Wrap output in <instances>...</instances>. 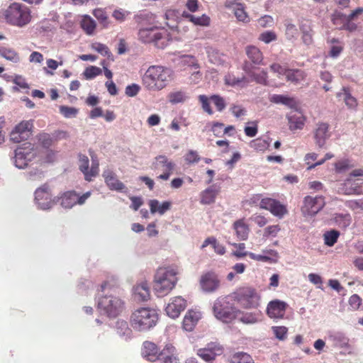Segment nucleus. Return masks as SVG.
<instances>
[{
  "label": "nucleus",
  "mask_w": 363,
  "mask_h": 363,
  "mask_svg": "<svg viewBox=\"0 0 363 363\" xmlns=\"http://www.w3.org/2000/svg\"><path fill=\"white\" fill-rule=\"evenodd\" d=\"M209 99L206 95H199V100L201 104L203 110L209 115L213 114V110L210 106Z\"/></svg>",
  "instance_id": "bf43d9fd"
},
{
  "label": "nucleus",
  "mask_w": 363,
  "mask_h": 363,
  "mask_svg": "<svg viewBox=\"0 0 363 363\" xmlns=\"http://www.w3.org/2000/svg\"><path fill=\"white\" fill-rule=\"evenodd\" d=\"M230 363H254V361L248 354L237 352L231 357Z\"/></svg>",
  "instance_id": "a18cd8bd"
},
{
  "label": "nucleus",
  "mask_w": 363,
  "mask_h": 363,
  "mask_svg": "<svg viewBox=\"0 0 363 363\" xmlns=\"http://www.w3.org/2000/svg\"><path fill=\"white\" fill-rule=\"evenodd\" d=\"M363 176V169H354L350 174V177L347 178L345 183L344 187L342 188V191L345 194L351 195V194H359L362 193V191L357 187L358 183H352L351 177H361Z\"/></svg>",
  "instance_id": "a211bd4d"
},
{
  "label": "nucleus",
  "mask_w": 363,
  "mask_h": 363,
  "mask_svg": "<svg viewBox=\"0 0 363 363\" xmlns=\"http://www.w3.org/2000/svg\"><path fill=\"white\" fill-rule=\"evenodd\" d=\"M174 347L172 345H167L166 348L160 353L158 360L161 363H179V359L174 355Z\"/></svg>",
  "instance_id": "c85d7f7f"
},
{
  "label": "nucleus",
  "mask_w": 363,
  "mask_h": 363,
  "mask_svg": "<svg viewBox=\"0 0 363 363\" xmlns=\"http://www.w3.org/2000/svg\"><path fill=\"white\" fill-rule=\"evenodd\" d=\"M300 30L302 33V40L305 45H309L313 43V30L308 21H303L300 24Z\"/></svg>",
  "instance_id": "2f4dec72"
},
{
  "label": "nucleus",
  "mask_w": 363,
  "mask_h": 363,
  "mask_svg": "<svg viewBox=\"0 0 363 363\" xmlns=\"http://www.w3.org/2000/svg\"><path fill=\"white\" fill-rule=\"evenodd\" d=\"M182 16L188 18L189 21L192 22L196 26H208L210 24V18L206 14H203L201 16H196L184 11Z\"/></svg>",
  "instance_id": "f704fd0d"
},
{
  "label": "nucleus",
  "mask_w": 363,
  "mask_h": 363,
  "mask_svg": "<svg viewBox=\"0 0 363 363\" xmlns=\"http://www.w3.org/2000/svg\"><path fill=\"white\" fill-rule=\"evenodd\" d=\"M210 100L213 102V104L216 106L217 110L220 112L223 111L226 106V104L223 97L219 95H212L210 97Z\"/></svg>",
  "instance_id": "5fc2aeb1"
},
{
  "label": "nucleus",
  "mask_w": 363,
  "mask_h": 363,
  "mask_svg": "<svg viewBox=\"0 0 363 363\" xmlns=\"http://www.w3.org/2000/svg\"><path fill=\"white\" fill-rule=\"evenodd\" d=\"M233 228L238 240H246L248 238L250 228L244 219H239L233 224Z\"/></svg>",
  "instance_id": "b1692460"
},
{
  "label": "nucleus",
  "mask_w": 363,
  "mask_h": 363,
  "mask_svg": "<svg viewBox=\"0 0 363 363\" xmlns=\"http://www.w3.org/2000/svg\"><path fill=\"white\" fill-rule=\"evenodd\" d=\"M101 74V69L95 66H89L85 69L83 75L86 79H91Z\"/></svg>",
  "instance_id": "8fccbe9b"
},
{
  "label": "nucleus",
  "mask_w": 363,
  "mask_h": 363,
  "mask_svg": "<svg viewBox=\"0 0 363 363\" xmlns=\"http://www.w3.org/2000/svg\"><path fill=\"white\" fill-rule=\"evenodd\" d=\"M230 299L231 295L220 296L214 301L213 306L214 316L223 323L231 322L237 317L238 313H240V311L230 303Z\"/></svg>",
  "instance_id": "39448f33"
},
{
  "label": "nucleus",
  "mask_w": 363,
  "mask_h": 363,
  "mask_svg": "<svg viewBox=\"0 0 363 363\" xmlns=\"http://www.w3.org/2000/svg\"><path fill=\"white\" fill-rule=\"evenodd\" d=\"M329 125L326 123H319L314 130V138L316 145L322 148L326 140L330 138Z\"/></svg>",
  "instance_id": "6ab92c4d"
},
{
  "label": "nucleus",
  "mask_w": 363,
  "mask_h": 363,
  "mask_svg": "<svg viewBox=\"0 0 363 363\" xmlns=\"http://www.w3.org/2000/svg\"><path fill=\"white\" fill-rule=\"evenodd\" d=\"M361 303L362 299L358 295L354 294L350 296L349 299V304L354 310L358 309L361 306Z\"/></svg>",
  "instance_id": "774afa93"
},
{
  "label": "nucleus",
  "mask_w": 363,
  "mask_h": 363,
  "mask_svg": "<svg viewBox=\"0 0 363 363\" xmlns=\"http://www.w3.org/2000/svg\"><path fill=\"white\" fill-rule=\"evenodd\" d=\"M335 222L342 228H347L350 225L351 216L350 214H337L335 216Z\"/></svg>",
  "instance_id": "864d4df0"
},
{
  "label": "nucleus",
  "mask_w": 363,
  "mask_h": 363,
  "mask_svg": "<svg viewBox=\"0 0 363 363\" xmlns=\"http://www.w3.org/2000/svg\"><path fill=\"white\" fill-rule=\"evenodd\" d=\"M122 300L113 295H106L98 301V308L110 317L117 316L123 310Z\"/></svg>",
  "instance_id": "1a4fd4ad"
},
{
  "label": "nucleus",
  "mask_w": 363,
  "mask_h": 363,
  "mask_svg": "<svg viewBox=\"0 0 363 363\" xmlns=\"http://www.w3.org/2000/svg\"><path fill=\"white\" fill-rule=\"evenodd\" d=\"M138 38L144 43H154L157 48L162 49L167 45V34L157 28H142L138 31Z\"/></svg>",
  "instance_id": "423d86ee"
},
{
  "label": "nucleus",
  "mask_w": 363,
  "mask_h": 363,
  "mask_svg": "<svg viewBox=\"0 0 363 363\" xmlns=\"http://www.w3.org/2000/svg\"><path fill=\"white\" fill-rule=\"evenodd\" d=\"M189 98L186 92L182 91L172 92L169 94V101L172 104H178L185 101Z\"/></svg>",
  "instance_id": "de8ad7c7"
},
{
  "label": "nucleus",
  "mask_w": 363,
  "mask_h": 363,
  "mask_svg": "<svg viewBox=\"0 0 363 363\" xmlns=\"http://www.w3.org/2000/svg\"><path fill=\"white\" fill-rule=\"evenodd\" d=\"M99 162L97 160L92 158L91 167L89 169V174H86V180L91 181L93 177H95L99 173Z\"/></svg>",
  "instance_id": "6e6d98bb"
},
{
  "label": "nucleus",
  "mask_w": 363,
  "mask_h": 363,
  "mask_svg": "<svg viewBox=\"0 0 363 363\" xmlns=\"http://www.w3.org/2000/svg\"><path fill=\"white\" fill-rule=\"evenodd\" d=\"M331 20L335 26L340 29H342L343 26L345 25L346 21H349L347 16L342 13L335 11L331 17Z\"/></svg>",
  "instance_id": "79ce46f5"
},
{
  "label": "nucleus",
  "mask_w": 363,
  "mask_h": 363,
  "mask_svg": "<svg viewBox=\"0 0 363 363\" xmlns=\"http://www.w3.org/2000/svg\"><path fill=\"white\" fill-rule=\"evenodd\" d=\"M158 320L157 312L150 308H140L131 315L130 323L133 329L143 331L155 326Z\"/></svg>",
  "instance_id": "20e7f679"
},
{
  "label": "nucleus",
  "mask_w": 363,
  "mask_h": 363,
  "mask_svg": "<svg viewBox=\"0 0 363 363\" xmlns=\"http://www.w3.org/2000/svg\"><path fill=\"white\" fill-rule=\"evenodd\" d=\"M32 121H23L16 125L10 134L11 140L16 143L27 140L31 135Z\"/></svg>",
  "instance_id": "ddd939ff"
},
{
  "label": "nucleus",
  "mask_w": 363,
  "mask_h": 363,
  "mask_svg": "<svg viewBox=\"0 0 363 363\" xmlns=\"http://www.w3.org/2000/svg\"><path fill=\"white\" fill-rule=\"evenodd\" d=\"M93 15L99 21L103 28H107L109 25V20L106 12L103 9H96L93 11Z\"/></svg>",
  "instance_id": "a19ab883"
},
{
  "label": "nucleus",
  "mask_w": 363,
  "mask_h": 363,
  "mask_svg": "<svg viewBox=\"0 0 363 363\" xmlns=\"http://www.w3.org/2000/svg\"><path fill=\"white\" fill-rule=\"evenodd\" d=\"M243 69L246 73L248 74V75L251 77V79L256 82L261 84H267V72L265 70H262L259 73H255L252 72L250 69V65L246 63Z\"/></svg>",
  "instance_id": "72a5a7b5"
},
{
  "label": "nucleus",
  "mask_w": 363,
  "mask_h": 363,
  "mask_svg": "<svg viewBox=\"0 0 363 363\" xmlns=\"http://www.w3.org/2000/svg\"><path fill=\"white\" fill-rule=\"evenodd\" d=\"M60 113L64 116L65 118H72L75 117L78 113V109L74 107H69L67 106H60Z\"/></svg>",
  "instance_id": "603ef678"
},
{
  "label": "nucleus",
  "mask_w": 363,
  "mask_h": 363,
  "mask_svg": "<svg viewBox=\"0 0 363 363\" xmlns=\"http://www.w3.org/2000/svg\"><path fill=\"white\" fill-rule=\"evenodd\" d=\"M233 12L239 21H242L243 23H247L250 21V18L245 11V8L241 4H236L233 7Z\"/></svg>",
  "instance_id": "ea45409f"
},
{
  "label": "nucleus",
  "mask_w": 363,
  "mask_h": 363,
  "mask_svg": "<svg viewBox=\"0 0 363 363\" xmlns=\"http://www.w3.org/2000/svg\"><path fill=\"white\" fill-rule=\"evenodd\" d=\"M174 72L169 67L152 65L150 66L142 77L144 87L152 91H158L165 88L172 82Z\"/></svg>",
  "instance_id": "f257e3e1"
},
{
  "label": "nucleus",
  "mask_w": 363,
  "mask_h": 363,
  "mask_svg": "<svg viewBox=\"0 0 363 363\" xmlns=\"http://www.w3.org/2000/svg\"><path fill=\"white\" fill-rule=\"evenodd\" d=\"M177 272L170 268H160L155 275L154 291L157 296L168 294L177 281Z\"/></svg>",
  "instance_id": "7ed1b4c3"
},
{
  "label": "nucleus",
  "mask_w": 363,
  "mask_h": 363,
  "mask_svg": "<svg viewBox=\"0 0 363 363\" xmlns=\"http://www.w3.org/2000/svg\"><path fill=\"white\" fill-rule=\"evenodd\" d=\"M201 317V314L200 312L189 310L183 320L184 329L186 331H191Z\"/></svg>",
  "instance_id": "5701e85b"
},
{
  "label": "nucleus",
  "mask_w": 363,
  "mask_h": 363,
  "mask_svg": "<svg viewBox=\"0 0 363 363\" xmlns=\"http://www.w3.org/2000/svg\"><path fill=\"white\" fill-rule=\"evenodd\" d=\"M259 39L268 44L277 40V35L273 31H265L260 34Z\"/></svg>",
  "instance_id": "052dcab7"
},
{
  "label": "nucleus",
  "mask_w": 363,
  "mask_h": 363,
  "mask_svg": "<svg viewBox=\"0 0 363 363\" xmlns=\"http://www.w3.org/2000/svg\"><path fill=\"white\" fill-rule=\"evenodd\" d=\"M201 287L206 292H213L220 285V281L213 273H207L203 275L200 280Z\"/></svg>",
  "instance_id": "f3484780"
},
{
  "label": "nucleus",
  "mask_w": 363,
  "mask_h": 363,
  "mask_svg": "<svg viewBox=\"0 0 363 363\" xmlns=\"http://www.w3.org/2000/svg\"><path fill=\"white\" fill-rule=\"evenodd\" d=\"M260 208L269 211L274 216L282 218L287 213V209L285 206L279 201L270 199H262L259 203Z\"/></svg>",
  "instance_id": "2eb2a0df"
},
{
  "label": "nucleus",
  "mask_w": 363,
  "mask_h": 363,
  "mask_svg": "<svg viewBox=\"0 0 363 363\" xmlns=\"http://www.w3.org/2000/svg\"><path fill=\"white\" fill-rule=\"evenodd\" d=\"M140 86L137 84H132L125 88V94L128 96L133 97L136 96L140 91Z\"/></svg>",
  "instance_id": "338daca9"
},
{
  "label": "nucleus",
  "mask_w": 363,
  "mask_h": 363,
  "mask_svg": "<svg viewBox=\"0 0 363 363\" xmlns=\"http://www.w3.org/2000/svg\"><path fill=\"white\" fill-rule=\"evenodd\" d=\"M35 201L38 207L43 210L50 208L54 205L49 186L47 184L42 185L35 191Z\"/></svg>",
  "instance_id": "f8f14e48"
},
{
  "label": "nucleus",
  "mask_w": 363,
  "mask_h": 363,
  "mask_svg": "<svg viewBox=\"0 0 363 363\" xmlns=\"http://www.w3.org/2000/svg\"><path fill=\"white\" fill-rule=\"evenodd\" d=\"M185 160L188 164L196 163L200 160V157L196 151L189 150L185 155Z\"/></svg>",
  "instance_id": "0e129e2a"
},
{
  "label": "nucleus",
  "mask_w": 363,
  "mask_h": 363,
  "mask_svg": "<svg viewBox=\"0 0 363 363\" xmlns=\"http://www.w3.org/2000/svg\"><path fill=\"white\" fill-rule=\"evenodd\" d=\"M175 167V163L163 155L155 157L152 164V169L163 171V173L160 174L157 178L164 181H167L169 179Z\"/></svg>",
  "instance_id": "9d476101"
},
{
  "label": "nucleus",
  "mask_w": 363,
  "mask_h": 363,
  "mask_svg": "<svg viewBox=\"0 0 363 363\" xmlns=\"http://www.w3.org/2000/svg\"><path fill=\"white\" fill-rule=\"evenodd\" d=\"M270 101L277 104H284L289 108H295L297 106V102L294 98L281 94L272 95Z\"/></svg>",
  "instance_id": "473e14b6"
},
{
  "label": "nucleus",
  "mask_w": 363,
  "mask_h": 363,
  "mask_svg": "<svg viewBox=\"0 0 363 363\" xmlns=\"http://www.w3.org/2000/svg\"><path fill=\"white\" fill-rule=\"evenodd\" d=\"M77 203V194L67 191L61 198V205L65 208H71Z\"/></svg>",
  "instance_id": "4c0bfd02"
},
{
  "label": "nucleus",
  "mask_w": 363,
  "mask_h": 363,
  "mask_svg": "<svg viewBox=\"0 0 363 363\" xmlns=\"http://www.w3.org/2000/svg\"><path fill=\"white\" fill-rule=\"evenodd\" d=\"M260 297L255 289L245 288L231 294V300L237 301L244 308H255L259 305Z\"/></svg>",
  "instance_id": "0eeeda50"
},
{
  "label": "nucleus",
  "mask_w": 363,
  "mask_h": 363,
  "mask_svg": "<svg viewBox=\"0 0 363 363\" xmlns=\"http://www.w3.org/2000/svg\"><path fill=\"white\" fill-rule=\"evenodd\" d=\"M272 330L277 338L284 340L286 337L288 329L284 326H274Z\"/></svg>",
  "instance_id": "4d7b16f0"
},
{
  "label": "nucleus",
  "mask_w": 363,
  "mask_h": 363,
  "mask_svg": "<svg viewBox=\"0 0 363 363\" xmlns=\"http://www.w3.org/2000/svg\"><path fill=\"white\" fill-rule=\"evenodd\" d=\"M187 306L186 301L182 296H175L170 298L167 303L165 311L167 315L171 318H178L181 313L184 311Z\"/></svg>",
  "instance_id": "4468645a"
},
{
  "label": "nucleus",
  "mask_w": 363,
  "mask_h": 363,
  "mask_svg": "<svg viewBox=\"0 0 363 363\" xmlns=\"http://www.w3.org/2000/svg\"><path fill=\"white\" fill-rule=\"evenodd\" d=\"M287 304L286 302L276 299L270 301L267 308V315L272 318H283Z\"/></svg>",
  "instance_id": "dca6fc26"
},
{
  "label": "nucleus",
  "mask_w": 363,
  "mask_h": 363,
  "mask_svg": "<svg viewBox=\"0 0 363 363\" xmlns=\"http://www.w3.org/2000/svg\"><path fill=\"white\" fill-rule=\"evenodd\" d=\"M340 236V233L337 230H332L327 231L323 234V239L325 245L332 247L333 246Z\"/></svg>",
  "instance_id": "37998d69"
},
{
  "label": "nucleus",
  "mask_w": 363,
  "mask_h": 363,
  "mask_svg": "<svg viewBox=\"0 0 363 363\" xmlns=\"http://www.w3.org/2000/svg\"><path fill=\"white\" fill-rule=\"evenodd\" d=\"M242 315L239 318V320L244 324H254L258 321L259 313H238Z\"/></svg>",
  "instance_id": "c03bdc74"
},
{
  "label": "nucleus",
  "mask_w": 363,
  "mask_h": 363,
  "mask_svg": "<svg viewBox=\"0 0 363 363\" xmlns=\"http://www.w3.org/2000/svg\"><path fill=\"white\" fill-rule=\"evenodd\" d=\"M6 22L11 26L23 28L31 21L29 8L20 3L11 4L3 13Z\"/></svg>",
  "instance_id": "f03ea898"
},
{
  "label": "nucleus",
  "mask_w": 363,
  "mask_h": 363,
  "mask_svg": "<svg viewBox=\"0 0 363 363\" xmlns=\"http://www.w3.org/2000/svg\"><path fill=\"white\" fill-rule=\"evenodd\" d=\"M129 11L120 9L114 10L112 16L116 21L123 22L125 20L126 17L129 15Z\"/></svg>",
  "instance_id": "e2e57ef3"
},
{
  "label": "nucleus",
  "mask_w": 363,
  "mask_h": 363,
  "mask_svg": "<svg viewBox=\"0 0 363 363\" xmlns=\"http://www.w3.org/2000/svg\"><path fill=\"white\" fill-rule=\"evenodd\" d=\"M134 298L138 301H147L150 298L149 284L143 281L133 287Z\"/></svg>",
  "instance_id": "412c9836"
},
{
  "label": "nucleus",
  "mask_w": 363,
  "mask_h": 363,
  "mask_svg": "<svg viewBox=\"0 0 363 363\" xmlns=\"http://www.w3.org/2000/svg\"><path fill=\"white\" fill-rule=\"evenodd\" d=\"M142 354L144 357L150 362L158 360L160 357V354H158V350L156 345L148 341L143 343Z\"/></svg>",
  "instance_id": "393cba45"
},
{
  "label": "nucleus",
  "mask_w": 363,
  "mask_h": 363,
  "mask_svg": "<svg viewBox=\"0 0 363 363\" xmlns=\"http://www.w3.org/2000/svg\"><path fill=\"white\" fill-rule=\"evenodd\" d=\"M0 55L7 60L11 61L13 62H17L20 60L18 53L13 50L11 49L4 48L0 50Z\"/></svg>",
  "instance_id": "49530a36"
},
{
  "label": "nucleus",
  "mask_w": 363,
  "mask_h": 363,
  "mask_svg": "<svg viewBox=\"0 0 363 363\" xmlns=\"http://www.w3.org/2000/svg\"><path fill=\"white\" fill-rule=\"evenodd\" d=\"M307 74L305 71L299 69H287L285 72V77L288 82H291L295 84H299L305 80Z\"/></svg>",
  "instance_id": "cd10ccee"
},
{
  "label": "nucleus",
  "mask_w": 363,
  "mask_h": 363,
  "mask_svg": "<svg viewBox=\"0 0 363 363\" xmlns=\"http://www.w3.org/2000/svg\"><path fill=\"white\" fill-rule=\"evenodd\" d=\"M269 144L267 140L261 138H257L250 142V147L257 151H264L269 147Z\"/></svg>",
  "instance_id": "3c124183"
},
{
  "label": "nucleus",
  "mask_w": 363,
  "mask_h": 363,
  "mask_svg": "<svg viewBox=\"0 0 363 363\" xmlns=\"http://www.w3.org/2000/svg\"><path fill=\"white\" fill-rule=\"evenodd\" d=\"M103 177L106 184L111 190L122 191L125 189L123 183L116 178V174L110 170L105 171L103 173Z\"/></svg>",
  "instance_id": "4be33fe9"
},
{
  "label": "nucleus",
  "mask_w": 363,
  "mask_h": 363,
  "mask_svg": "<svg viewBox=\"0 0 363 363\" xmlns=\"http://www.w3.org/2000/svg\"><path fill=\"white\" fill-rule=\"evenodd\" d=\"M298 35V30L295 25L288 23L286 27V35L289 40L296 38Z\"/></svg>",
  "instance_id": "680f3d73"
},
{
  "label": "nucleus",
  "mask_w": 363,
  "mask_h": 363,
  "mask_svg": "<svg viewBox=\"0 0 363 363\" xmlns=\"http://www.w3.org/2000/svg\"><path fill=\"white\" fill-rule=\"evenodd\" d=\"M291 130L302 129L304 125V118L301 114L293 113L287 116Z\"/></svg>",
  "instance_id": "e433bc0d"
},
{
  "label": "nucleus",
  "mask_w": 363,
  "mask_h": 363,
  "mask_svg": "<svg viewBox=\"0 0 363 363\" xmlns=\"http://www.w3.org/2000/svg\"><path fill=\"white\" fill-rule=\"evenodd\" d=\"M245 77L242 78H236L235 76L232 74H226L224 78V81L225 84L231 86H235L239 85L242 82H243Z\"/></svg>",
  "instance_id": "13d9d810"
},
{
  "label": "nucleus",
  "mask_w": 363,
  "mask_h": 363,
  "mask_svg": "<svg viewBox=\"0 0 363 363\" xmlns=\"http://www.w3.org/2000/svg\"><path fill=\"white\" fill-rule=\"evenodd\" d=\"M149 206L151 213L154 214L156 212L160 215H163L166 211L170 209L171 202L164 201L161 204L157 199H152L149 201Z\"/></svg>",
  "instance_id": "7c9ffc66"
},
{
  "label": "nucleus",
  "mask_w": 363,
  "mask_h": 363,
  "mask_svg": "<svg viewBox=\"0 0 363 363\" xmlns=\"http://www.w3.org/2000/svg\"><path fill=\"white\" fill-rule=\"evenodd\" d=\"M245 52L252 63L257 65H264L263 55L260 50L254 45H248L245 48Z\"/></svg>",
  "instance_id": "bb28decb"
},
{
  "label": "nucleus",
  "mask_w": 363,
  "mask_h": 363,
  "mask_svg": "<svg viewBox=\"0 0 363 363\" xmlns=\"http://www.w3.org/2000/svg\"><path fill=\"white\" fill-rule=\"evenodd\" d=\"M232 255L238 258H242V257H245L246 255H248L251 259L256 260V261L269 262H272V259L267 255H256L253 252L233 251L232 252Z\"/></svg>",
  "instance_id": "c9c22d12"
},
{
  "label": "nucleus",
  "mask_w": 363,
  "mask_h": 363,
  "mask_svg": "<svg viewBox=\"0 0 363 363\" xmlns=\"http://www.w3.org/2000/svg\"><path fill=\"white\" fill-rule=\"evenodd\" d=\"M220 191V187L214 184L206 188L200 194V203L203 205H210L215 203Z\"/></svg>",
  "instance_id": "aec40b11"
},
{
  "label": "nucleus",
  "mask_w": 363,
  "mask_h": 363,
  "mask_svg": "<svg viewBox=\"0 0 363 363\" xmlns=\"http://www.w3.org/2000/svg\"><path fill=\"white\" fill-rule=\"evenodd\" d=\"M222 353V349L219 347L208 345V347L201 348L198 350V355L203 360L210 362L215 359L216 355Z\"/></svg>",
  "instance_id": "a878e982"
},
{
  "label": "nucleus",
  "mask_w": 363,
  "mask_h": 363,
  "mask_svg": "<svg viewBox=\"0 0 363 363\" xmlns=\"http://www.w3.org/2000/svg\"><path fill=\"white\" fill-rule=\"evenodd\" d=\"M89 160L87 156L79 155V169L84 174L86 179V174H89Z\"/></svg>",
  "instance_id": "09e8293b"
},
{
  "label": "nucleus",
  "mask_w": 363,
  "mask_h": 363,
  "mask_svg": "<svg viewBox=\"0 0 363 363\" xmlns=\"http://www.w3.org/2000/svg\"><path fill=\"white\" fill-rule=\"evenodd\" d=\"M80 25L87 35H92L96 26L95 21L88 15L82 16Z\"/></svg>",
  "instance_id": "58836bf2"
},
{
  "label": "nucleus",
  "mask_w": 363,
  "mask_h": 363,
  "mask_svg": "<svg viewBox=\"0 0 363 363\" xmlns=\"http://www.w3.org/2000/svg\"><path fill=\"white\" fill-rule=\"evenodd\" d=\"M325 198L322 196L315 197L306 196L303 199L301 212L304 216H313L320 211L325 206Z\"/></svg>",
  "instance_id": "9b49d317"
},
{
  "label": "nucleus",
  "mask_w": 363,
  "mask_h": 363,
  "mask_svg": "<svg viewBox=\"0 0 363 363\" xmlns=\"http://www.w3.org/2000/svg\"><path fill=\"white\" fill-rule=\"evenodd\" d=\"M37 151L31 143H24L14 152L13 162L18 169L26 168L28 163L35 158Z\"/></svg>",
  "instance_id": "6e6552de"
},
{
  "label": "nucleus",
  "mask_w": 363,
  "mask_h": 363,
  "mask_svg": "<svg viewBox=\"0 0 363 363\" xmlns=\"http://www.w3.org/2000/svg\"><path fill=\"white\" fill-rule=\"evenodd\" d=\"M337 97L343 100L349 108L354 109L357 106V99L351 95L349 89L345 87H343L341 91L337 94Z\"/></svg>",
  "instance_id": "c756f323"
},
{
  "label": "nucleus",
  "mask_w": 363,
  "mask_h": 363,
  "mask_svg": "<svg viewBox=\"0 0 363 363\" xmlns=\"http://www.w3.org/2000/svg\"><path fill=\"white\" fill-rule=\"evenodd\" d=\"M39 141L42 144V145L45 148H48L52 144V139L51 138L50 135L48 133L40 134Z\"/></svg>",
  "instance_id": "69168bd1"
}]
</instances>
